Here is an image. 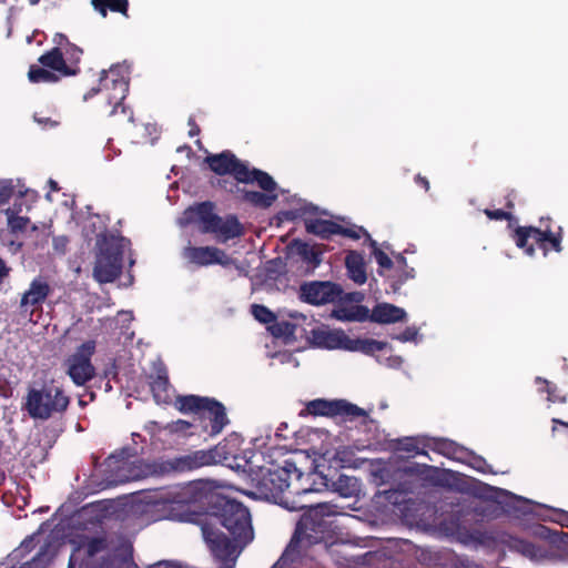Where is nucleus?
Returning a JSON list of instances; mask_svg holds the SVG:
<instances>
[{
	"label": "nucleus",
	"mask_w": 568,
	"mask_h": 568,
	"mask_svg": "<svg viewBox=\"0 0 568 568\" xmlns=\"http://www.w3.org/2000/svg\"><path fill=\"white\" fill-rule=\"evenodd\" d=\"M203 538L219 568H234L241 551L254 539L251 514L242 503L224 496L211 506Z\"/></svg>",
	"instance_id": "nucleus-1"
},
{
	"label": "nucleus",
	"mask_w": 568,
	"mask_h": 568,
	"mask_svg": "<svg viewBox=\"0 0 568 568\" xmlns=\"http://www.w3.org/2000/svg\"><path fill=\"white\" fill-rule=\"evenodd\" d=\"M337 514V506L329 503L310 506L296 524L295 531L286 546V556L294 551L302 557L307 547L326 541L333 532V518Z\"/></svg>",
	"instance_id": "nucleus-2"
},
{
	"label": "nucleus",
	"mask_w": 568,
	"mask_h": 568,
	"mask_svg": "<svg viewBox=\"0 0 568 568\" xmlns=\"http://www.w3.org/2000/svg\"><path fill=\"white\" fill-rule=\"evenodd\" d=\"M175 407L182 414H193L202 433L217 436L230 424L225 406L213 397L200 395H179Z\"/></svg>",
	"instance_id": "nucleus-3"
},
{
	"label": "nucleus",
	"mask_w": 568,
	"mask_h": 568,
	"mask_svg": "<svg viewBox=\"0 0 568 568\" xmlns=\"http://www.w3.org/2000/svg\"><path fill=\"white\" fill-rule=\"evenodd\" d=\"M186 223L197 224L203 234H213L220 243L240 237L244 233L243 225L234 214L222 217L215 213V204L204 201L184 211Z\"/></svg>",
	"instance_id": "nucleus-4"
},
{
	"label": "nucleus",
	"mask_w": 568,
	"mask_h": 568,
	"mask_svg": "<svg viewBox=\"0 0 568 568\" xmlns=\"http://www.w3.org/2000/svg\"><path fill=\"white\" fill-rule=\"evenodd\" d=\"M70 405V397L54 379L44 382L41 387H30L24 397L22 409L30 418L48 420L63 415Z\"/></svg>",
	"instance_id": "nucleus-5"
},
{
	"label": "nucleus",
	"mask_w": 568,
	"mask_h": 568,
	"mask_svg": "<svg viewBox=\"0 0 568 568\" xmlns=\"http://www.w3.org/2000/svg\"><path fill=\"white\" fill-rule=\"evenodd\" d=\"M539 227L536 226H517L513 233L511 239L516 246L524 250L528 256H534L536 248L534 244H529V240H534L538 247L542 251L544 255L550 251L560 253L562 251V227L557 225L552 226L550 217H540Z\"/></svg>",
	"instance_id": "nucleus-6"
},
{
	"label": "nucleus",
	"mask_w": 568,
	"mask_h": 568,
	"mask_svg": "<svg viewBox=\"0 0 568 568\" xmlns=\"http://www.w3.org/2000/svg\"><path fill=\"white\" fill-rule=\"evenodd\" d=\"M204 161L210 170L217 175H232L239 183H256L261 190L272 187V176L267 172L256 168H250L246 162L240 160L230 150L210 154Z\"/></svg>",
	"instance_id": "nucleus-7"
},
{
	"label": "nucleus",
	"mask_w": 568,
	"mask_h": 568,
	"mask_svg": "<svg viewBox=\"0 0 568 568\" xmlns=\"http://www.w3.org/2000/svg\"><path fill=\"white\" fill-rule=\"evenodd\" d=\"M207 456L204 449L194 450L186 455L176 456L174 458L161 463H144L136 460L129 467V475L126 480H138L146 478L152 475L169 474V473H186L193 471L201 467L209 466Z\"/></svg>",
	"instance_id": "nucleus-8"
},
{
	"label": "nucleus",
	"mask_w": 568,
	"mask_h": 568,
	"mask_svg": "<svg viewBox=\"0 0 568 568\" xmlns=\"http://www.w3.org/2000/svg\"><path fill=\"white\" fill-rule=\"evenodd\" d=\"M122 69L120 64H116L112 65L109 71H102L100 77L101 87L99 89H91L84 94L83 99L87 101L99 91H103L106 93L108 103L112 105L109 115L122 114L128 122L132 123L134 121L133 111L123 103L129 91V81L121 74Z\"/></svg>",
	"instance_id": "nucleus-9"
},
{
	"label": "nucleus",
	"mask_w": 568,
	"mask_h": 568,
	"mask_svg": "<svg viewBox=\"0 0 568 568\" xmlns=\"http://www.w3.org/2000/svg\"><path fill=\"white\" fill-rule=\"evenodd\" d=\"M124 239L120 236H103L98 241L99 253L93 268V275L100 283H111L122 273Z\"/></svg>",
	"instance_id": "nucleus-10"
},
{
	"label": "nucleus",
	"mask_w": 568,
	"mask_h": 568,
	"mask_svg": "<svg viewBox=\"0 0 568 568\" xmlns=\"http://www.w3.org/2000/svg\"><path fill=\"white\" fill-rule=\"evenodd\" d=\"M292 474H296L297 477L300 476V471L295 465L286 462L284 467L263 471L261 478L257 480L256 488L265 499L282 504L283 495L290 487Z\"/></svg>",
	"instance_id": "nucleus-11"
},
{
	"label": "nucleus",
	"mask_w": 568,
	"mask_h": 568,
	"mask_svg": "<svg viewBox=\"0 0 568 568\" xmlns=\"http://www.w3.org/2000/svg\"><path fill=\"white\" fill-rule=\"evenodd\" d=\"M95 352V342L82 343L67 359V374L77 386H83L95 376V368L91 357Z\"/></svg>",
	"instance_id": "nucleus-12"
},
{
	"label": "nucleus",
	"mask_w": 568,
	"mask_h": 568,
	"mask_svg": "<svg viewBox=\"0 0 568 568\" xmlns=\"http://www.w3.org/2000/svg\"><path fill=\"white\" fill-rule=\"evenodd\" d=\"M306 412L313 416L342 417L345 420H355L358 417H366L367 413L346 399L317 398L306 404Z\"/></svg>",
	"instance_id": "nucleus-13"
},
{
	"label": "nucleus",
	"mask_w": 568,
	"mask_h": 568,
	"mask_svg": "<svg viewBox=\"0 0 568 568\" xmlns=\"http://www.w3.org/2000/svg\"><path fill=\"white\" fill-rule=\"evenodd\" d=\"M342 294V287L331 281H312L300 286V297L311 305L334 303Z\"/></svg>",
	"instance_id": "nucleus-14"
},
{
	"label": "nucleus",
	"mask_w": 568,
	"mask_h": 568,
	"mask_svg": "<svg viewBox=\"0 0 568 568\" xmlns=\"http://www.w3.org/2000/svg\"><path fill=\"white\" fill-rule=\"evenodd\" d=\"M52 292V287L44 276H36L28 290L21 295L20 312L32 316L37 311H42V305Z\"/></svg>",
	"instance_id": "nucleus-15"
},
{
	"label": "nucleus",
	"mask_w": 568,
	"mask_h": 568,
	"mask_svg": "<svg viewBox=\"0 0 568 568\" xmlns=\"http://www.w3.org/2000/svg\"><path fill=\"white\" fill-rule=\"evenodd\" d=\"M185 257L199 266L212 264L227 265L229 256L215 246H190L185 248Z\"/></svg>",
	"instance_id": "nucleus-16"
},
{
	"label": "nucleus",
	"mask_w": 568,
	"mask_h": 568,
	"mask_svg": "<svg viewBox=\"0 0 568 568\" xmlns=\"http://www.w3.org/2000/svg\"><path fill=\"white\" fill-rule=\"evenodd\" d=\"M288 255H296L305 264L307 272H313L323 261V251L318 245H311L295 239L287 245Z\"/></svg>",
	"instance_id": "nucleus-17"
},
{
	"label": "nucleus",
	"mask_w": 568,
	"mask_h": 568,
	"mask_svg": "<svg viewBox=\"0 0 568 568\" xmlns=\"http://www.w3.org/2000/svg\"><path fill=\"white\" fill-rule=\"evenodd\" d=\"M237 448L234 444H232L230 440L224 439L220 442L217 445L210 449H204V453L207 456V464L209 466L216 465V464H229L232 468H240L245 467L247 464V460H244V464H240L239 456L236 455Z\"/></svg>",
	"instance_id": "nucleus-18"
},
{
	"label": "nucleus",
	"mask_w": 568,
	"mask_h": 568,
	"mask_svg": "<svg viewBox=\"0 0 568 568\" xmlns=\"http://www.w3.org/2000/svg\"><path fill=\"white\" fill-rule=\"evenodd\" d=\"M507 546L511 551H516L531 560L549 559L554 556L549 546L518 537H509Z\"/></svg>",
	"instance_id": "nucleus-19"
},
{
	"label": "nucleus",
	"mask_w": 568,
	"mask_h": 568,
	"mask_svg": "<svg viewBox=\"0 0 568 568\" xmlns=\"http://www.w3.org/2000/svg\"><path fill=\"white\" fill-rule=\"evenodd\" d=\"M312 341L314 345L328 349H345L348 346L349 336L342 329H312Z\"/></svg>",
	"instance_id": "nucleus-20"
},
{
	"label": "nucleus",
	"mask_w": 568,
	"mask_h": 568,
	"mask_svg": "<svg viewBox=\"0 0 568 568\" xmlns=\"http://www.w3.org/2000/svg\"><path fill=\"white\" fill-rule=\"evenodd\" d=\"M38 61L42 67L57 71L64 77L75 75L79 72V68H73L67 64L63 52L59 47H54L43 53Z\"/></svg>",
	"instance_id": "nucleus-21"
},
{
	"label": "nucleus",
	"mask_w": 568,
	"mask_h": 568,
	"mask_svg": "<svg viewBox=\"0 0 568 568\" xmlns=\"http://www.w3.org/2000/svg\"><path fill=\"white\" fill-rule=\"evenodd\" d=\"M405 320V310L388 303L377 304L373 308L372 313H369V321L379 324H392L403 322Z\"/></svg>",
	"instance_id": "nucleus-22"
},
{
	"label": "nucleus",
	"mask_w": 568,
	"mask_h": 568,
	"mask_svg": "<svg viewBox=\"0 0 568 568\" xmlns=\"http://www.w3.org/2000/svg\"><path fill=\"white\" fill-rule=\"evenodd\" d=\"M271 182H273L272 187H267V190H263V192L240 190L242 192L243 201L260 209L271 207L274 204V202L278 199V194L276 193L277 183L274 181L273 178Z\"/></svg>",
	"instance_id": "nucleus-23"
},
{
	"label": "nucleus",
	"mask_w": 568,
	"mask_h": 568,
	"mask_svg": "<svg viewBox=\"0 0 568 568\" xmlns=\"http://www.w3.org/2000/svg\"><path fill=\"white\" fill-rule=\"evenodd\" d=\"M345 267L348 277L356 284L363 285L367 281L366 264L362 253L348 251L345 256Z\"/></svg>",
	"instance_id": "nucleus-24"
},
{
	"label": "nucleus",
	"mask_w": 568,
	"mask_h": 568,
	"mask_svg": "<svg viewBox=\"0 0 568 568\" xmlns=\"http://www.w3.org/2000/svg\"><path fill=\"white\" fill-rule=\"evenodd\" d=\"M534 535L541 540L549 542V546H556L568 558V534L552 531L544 525H539L534 529Z\"/></svg>",
	"instance_id": "nucleus-25"
},
{
	"label": "nucleus",
	"mask_w": 568,
	"mask_h": 568,
	"mask_svg": "<svg viewBox=\"0 0 568 568\" xmlns=\"http://www.w3.org/2000/svg\"><path fill=\"white\" fill-rule=\"evenodd\" d=\"M325 487H333L342 497H352L358 491V483L355 477L339 475L337 480L328 479L327 476H322Z\"/></svg>",
	"instance_id": "nucleus-26"
},
{
	"label": "nucleus",
	"mask_w": 568,
	"mask_h": 568,
	"mask_svg": "<svg viewBox=\"0 0 568 568\" xmlns=\"http://www.w3.org/2000/svg\"><path fill=\"white\" fill-rule=\"evenodd\" d=\"M334 317L345 322H365L369 321V310L364 305L342 307L333 313Z\"/></svg>",
	"instance_id": "nucleus-27"
},
{
	"label": "nucleus",
	"mask_w": 568,
	"mask_h": 568,
	"mask_svg": "<svg viewBox=\"0 0 568 568\" xmlns=\"http://www.w3.org/2000/svg\"><path fill=\"white\" fill-rule=\"evenodd\" d=\"M91 4L103 18L108 16V10L129 17V0H91Z\"/></svg>",
	"instance_id": "nucleus-28"
},
{
	"label": "nucleus",
	"mask_w": 568,
	"mask_h": 568,
	"mask_svg": "<svg viewBox=\"0 0 568 568\" xmlns=\"http://www.w3.org/2000/svg\"><path fill=\"white\" fill-rule=\"evenodd\" d=\"M169 378L166 374L159 373L155 377H152V381L150 382V388L153 394V398L158 404H168L171 400L170 394H169Z\"/></svg>",
	"instance_id": "nucleus-29"
},
{
	"label": "nucleus",
	"mask_w": 568,
	"mask_h": 568,
	"mask_svg": "<svg viewBox=\"0 0 568 568\" xmlns=\"http://www.w3.org/2000/svg\"><path fill=\"white\" fill-rule=\"evenodd\" d=\"M386 343L372 339V338H351L346 351L362 352L367 355H372L376 352H381L385 348Z\"/></svg>",
	"instance_id": "nucleus-30"
},
{
	"label": "nucleus",
	"mask_w": 568,
	"mask_h": 568,
	"mask_svg": "<svg viewBox=\"0 0 568 568\" xmlns=\"http://www.w3.org/2000/svg\"><path fill=\"white\" fill-rule=\"evenodd\" d=\"M197 424L193 419V422H187L184 419H176L171 423H168L164 426V430L170 435H175L179 438H187L196 435Z\"/></svg>",
	"instance_id": "nucleus-31"
},
{
	"label": "nucleus",
	"mask_w": 568,
	"mask_h": 568,
	"mask_svg": "<svg viewBox=\"0 0 568 568\" xmlns=\"http://www.w3.org/2000/svg\"><path fill=\"white\" fill-rule=\"evenodd\" d=\"M336 222L328 220H307L305 221V229L307 233L317 235L322 239H329L335 235Z\"/></svg>",
	"instance_id": "nucleus-32"
},
{
	"label": "nucleus",
	"mask_w": 568,
	"mask_h": 568,
	"mask_svg": "<svg viewBox=\"0 0 568 568\" xmlns=\"http://www.w3.org/2000/svg\"><path fill=\"white\" fill-rule=\"evenodd\" d=\"M333 462L336 467L341 468H357L361 466L359 458L356 457L354 449L348 446L337 448L334 453Z\"/></svg>",
	"instance_id": "nucleus-33"
},
{
	"label": "nucleus",
	"mask_w": 568,
	"mask_h": 568,
	"mask_svg": "<svg viewBox=\"0 0 568 568\" xmlns=\"http://www.w3.org/2000/svg\"><path fill=\"white\" fill-rule=\"evenodd\" d=\"M449 524L452 525V531L464 541H474L484 545L489 539L488 534L485 531L478 529L468 530L453 520Z\"/></svg>",
	"instance_id": "nucleus-34"
},
{
	"label": "nucleus",
	"mask_w": 568,
	"mask_h": 568,
	"mask_svg": "<svg viewBox=\"0 0 568 568\" xmlns=\"http://www.w3.org/2000/svg\"><path fill=\"white\" fill-rule=\"evenodd\" d=\"M432 448L448 458H458V455L464 453V448L462 446L445 438L435 439Z\"/></svg>",
	"instance_id": "nucleus-35"
},
{
	"label": "nucleus",
	"mask_w": 568,
	"mask_h": 568,
	"mask_svg": "<svg viewBox=\"0 0 568 568\" xmlns=\"http://www.w3.org/2000/svg\"><path fill=\"white\" fill-rule=\"evenodd\" d=\"M18 213L19 211L16 210V205L6 210L8 226L13 233L26 231L30 223L29 217L20 216Z\"/></svg>",
	"instance_id": "nucleus-36"
},
{
	"label": "nucleus",
	"mask_w": 568,
	"mask_h": 568,
	"mask_svg": "<svg viewBox=\"0 0 568 568\" xmlns=\"http://www.w3.org/2000/svg\"><path fill=\"white\" fill-rule=\"evenodd\" d=\"M28 79L32 83H41L55 82L59 78L52 71L47 70L44 67L40 68L37 65H31L28 72Z\"/></svg>",
	"instance_id": "nucleus-37"
},
{
	"label": "nucleus",
	"mask_w": 568,
	"mask_h": 568,
	"mask_svg": "<svg viewBox=\"0 0 568 568\" xmlns=\"http://www.w3.org/2000/svg\"><path fill=\"white\" fill-rule=\"evenodd\" d=\"M368 245L372 248V255L375 257L379 268L392 270L394 262L383 250L378 247L377 242L371 236H368Z\"/></svg>",
	"instance_id": "nucleus-38"
},
{
	"label": "nucleus",
	"mask_w": 568,
	"mask_h": 568,
	"mask_svg": "<svg viewBox=\"0 0 568 568\" xmlns=\"http://www.w3.org/2000/svg\"><path fill=\"white\" fill-rule=\"evenodd\" d=\"M335 235H342L344 237H348L355 241L359 240L362 235H365L367 239L368 236H371L363 226L352 225L349 227H346L338 223H336L335 226Z\"/></svg>",
	"instance_id": "nucleus-39"
},
{
	"label": "nucleus",
	"mask_w": 568,
	"mask_h": 568,
	"mask_svg": "<svg viewBox=\"0 0 568 568\" xmlns=\"http://www.w3.org/2000/svg\"><path fill=\"white\" fill-rule=\"evenodd\" d=\"M252 314L258 322L263 324H271L276 320L275 314L266 306L261 304L252 305Z\"/></svg>",
	"instance_id": "nucleus-40"
},
{
	"label": "nucleus",
	"mask_w": 568,
	"mask_h": 568,
	"mask_svg": "<svg viewBox=\"0 0 568 568\" xmlns=\"http://www.w3.org/2000/svg\"><path fill=\"white\" fill-rule=\"evenodd\" d=\"M85 552L88 557H93L97 554L103 551L108 547L106 539L104 537H92L84 544Z\"/></svg>",
	"instance_id": "nucleus-41"
},
{
	"label": "nucleus",
	"mask_w": 568,
	"mask_h": 568,
	"mask_svg": "<svg viewBox=\"0 0 568 568\" xmlns=\"http://www.w3.org/2000/svg\"><path fill=\"white\" fill-rule=\"evenodd\" d=\"M484 214L489 219L494 221H508V227H511L513 222H517V219L514 216V214L509 211H505L501 209L490 210L485 209Z\"/></svg>",
	"instance_id": "nucleus-42"
},
{
	"label": "nucleus",
	"mask_w": 568,
	"mask_h": 568,
	"mask_svg": "<svg viewBox=\"0 0 568 568\" xmlns=\"http://www.w3.org/2000/svg\"><path fill=\"white\" fill-rule=\"evenodd\" d=\"M536 383L545 385V388H542L541 390H545L548 394L547 399L549 402H551V403H565L566 402V397L559 396L557 393V387L555 385H552L550 382H548L547 379H545L542 377H537Z\"/></svg>",
	"instance_id": "nucleus-43"
},
{
	"label": "nucleus",
	"mask_w": 568,
	"mask_h": 568,
	"mask_svg": "<svg viewBox=\"0 0 568 568\" xmlns=\"http://www.w3.org/2000/svg\"><path fill=\"white\" fill-rule=\"evenodd\" d=\"M14 193L12 180H0V207L7 204Z\"/></svg>",
	"instance_id": "nucleus-44"
},
{
	"label": "nucleus",
	"mask_w": 568,
	"mask_h": 568,
	"mask_svg": "<svg viewBox=\"0 0 568 568\" xmlns=\"http://www.w3.org/2000/svg\"><path fill=\"white\" fill-rule=\"evenodd\" d=\"M64 50H65L64 54L67 55V60L70 62L69 65L75 68L74 65H77L81 60L83 50L71 42H68V45L65 47Z\"/></svg>",
	"instance_id": "nucleus-45"
},
{
	"label": "nucleus",
	"mask_w": 568,
	"mask_h": 568,
	"mask_svg": "<svg viewBox=\"0 0 568 568\" xmlns=\"http://www.w3.org/2000/svg\"><path fill=\"white\" fill-rule=\"evenodd\" d=\"M294 327H295L294 324L284 321V322L274 323L273 325H271L270 331L273 336L282 337L285 335L293 334Z\"/></svg>",
	"instance_id": "nucleus-46"
},
{
	"label": "nucleus",
	"mask_w": 568,
	"mask_h": 568,
	"mask_svg": "<svg viewBox=\"0 0 568 568\" xmlns=\"http://www.w3.org/2000/svg\"><path fill=\"white\" fill-rule=\"evenodd\" d=\"M163 506L162 503L155 500V501H149V503H145L142 508H141V513L142 514H145V515H150V519L152 521H156V520H160L162 519L164 516L163 515H156L155 511L159 510V507Z\"/></svg>",
	"instance_id": "nucleus-47"
},
{
	"label": "nucleus",
	"mask_w": 568,
	"mask_h": 568,
	"mask_svg": "<svg viewBox=\"0 0 568 568\" xmlns=\"http://www.w3.org/2000/svg\"><path fill=\"white\" fill-rule=\"evenodd\" d=\"M301 559V556L294 551H291L286 556V549L280 557V559L272 566V568H286L288 565L294 564Z\"/></svg>",
	"instance_id": "nucleus-48"
},
{
	"label": "nucleus",
	"mask_w": 568,
	"mask_h": 568,
	"mask_svg": "<svg viewBox=\"0 0 568 568\" xmlns=\"http://www.w3.org/2000/svg\"><path fill=\"white\" fill-rule=\"evenodd\" d=\"M470 466L483 474L493 473L490 466L481 456H473Z\"/></svg>",
	"instance_id": "nucleus-49"
},
{
	"label": "nucleus",
	"mask_w": 568,
	"mask_h": 568,
	"mask_svg": "<svg viewBox=\"0 0 568 568\" xmlns=\"http://www.w3.org/2000/svg\"><path fill=\"white\" fill-rule=\"evenodd\" d=\"M417 334L418 332L416 327L408 326L403 331V333L399 336H397V339H399L400 342H410L416 338Z\"/></svg>",
	"instance_id": "nucleus-50"
},
{
	"label": "nucleus",
	"mask_w": 568,
	"mask_h": 568,
	"mask_svg": "<svg viewBox=\"0 0 568 568\" xmlns=\"http://www.w3.org/2000/svg\"><path fill=\"white\" fill-rule=\"evenodd\" d=\"M33 119H34V121H36L39 125H41L43 129H47V128H54V126H57V125L59 124V122H58V121L52 120V119H51V118H49V116H41V115H39L38 113H36V114L33 115Z\"/></svg>",
	"instance_id": "nucleus-51"
},
{
	"label": "nucleus",
	"mask_w": 568,
	"mask_h": 568,
	"mask_svg": "<svg viewBox=\"0 0 568 568\" xmlns=\"http://www.w3.org/2000/svg\"><path fill=\"white\" fill-rule=\"evenodd\" d=\"M36 548V541H34V537H28L26 538L20 547L17 549V551H20L21 554H24V552H30L32 551L33 549Z\"/></svg>",
	"instance_id": "nucleus-52"
},
{
	"label": "nucleus",
	"mask_w": 568,
	"mask_h": 568,
	"mask_svg": "<svg viewBox=\"0 0 568 568\" xmlns=\"http://www.w3.org/2000/svg\"><path fill=\"white\" fill-rule=\"evenodd\" d=\"M415 277V270L413 267H403V272L396 281L397 284L403 285L406 281Z\"/></svg>",
	"instance_id": "nucleus-53"
},
{
	"label": "nucleus",
	"mask_w": 568,
	"mask_h": 568,
	"mask_svg": "<svg viewBox=\"0 0 568 568\" xmlns=\"http://www.w3.org/2000/svg\"><path fill=\"white\" fill-rule=\"evenodd\" d=\"M515 197H516V191L515 190H510L506 196H505V207L507 209L506 211H509L511 212L515 207Z\"/></svg>",
	"instance_id": "nucleus-54"
},
{
	"label": "nucleus",
	"mask_w": 568,
	"mask_h": 568,
	"mask_svg": "<svg viewBox=\"0 0 568 568\" xmlns=\"http://www.w3.org/2000/svg\"><path fill=\"white\" fill-rule=\"evenodd\" d=\"M187 125L190 126V130H189V135L191 138L193 136H196L200 134L201 132V129L200 126L196 124L195 120L193 116H190L189 120H187Z\"/></svg>",
	"instance_id": "nucleus-55"
},
{
	"label": "nucleus",
	"mask_w": 568,
	"mask_h": 568,
	"mask_svg": "<svg viewBox=\"0 0 568 568\" xmlns=\"http://www.w3.org/2000/svg\"><path fill=\"white\" fill-rule=\"evenodd\" d=\"M11 268L6 264V262L0 257V284L7 278L10 274Z\"/></svg>",
	"instance_id": "nucleus-56"
},
{
	"label": "nucleus",
	"mask_w": 568,
	"mask_h": 568,
	"mask_svg": "<svg viewBox=\"0 0 568 568\" xmlns=\"http://www.w3.org/2000/svg\"><path fill=\"white\" fill-rule=\"evenodd\" d=\"M11 394H12V390L8 386V383L4 379L0 378V396L7 398V397H10Z\"/></svg>",
	"instance_id": "nucleus-57"
},
{
	"label": "nucleus",
	"mask_w": 568,
	"mask_h": 568,
	"mask_svg": "<svg viewBox=\"0 0 568 568\" xmlns=\"http://www.w3.org/2000/svg\"><path fill=\"white\" fill-rule=\"evenodd\" d=\"M415 182L416 184H418L419 186H422L425 191H428L429 190V181L427 180V178L425 176H422L420 174H417L415 176Z\"/></svg>",
	"instance_id": "nucleus-58"
},
{
	"label": "nucleus",
	"mask_w": 568,
	"mask_h": 568,
	"mask_svg": "<svg viewBox=\"0 0 568 568\" xmlns=\"http://www.w3.org/2000/svg\"><path fill=\"white\" fill-rule=\"evenodd\" d=\"M54 42L58 44L59 48L65 44L68 45V42H70L63 33H57L54 37Z\"/></svg>",
	"instance_id": "nucleus-59"
},
{
	"label": "nucleus",
	"mask_w": 568,
	"mask_h": 568,
	"mask_svg": "<svg viewBox=\"0 0 568 568\" xmlns=\"http://www.w3.org/2000/svg\"><path fill=\"white\" fill-rule=\"evenodd\" d=\"M395 258H396L397 264L402 268L407 267V261H406L405 256H403V254L398 253L397 255H395Z\"/></svg>",
	"instance_id": "nucleus-60"
},
{
	"label": "nucleus",
	"mask_w": 568,
	"mask_h": 568,
	"mask_svg": "<svg viewBox=\"0 0 568 568\" xmlns=\"http://www.w3.org/2000/svg\"><path fill=\"white\" fill-rule=\"evenodd\" d=\"M406 445L403 447L406 452H413L415 449L414 438H406Z\"/></svg>",
	"instance_id": "nucleus-61"
},
{
	"label": "nucleus",
	"mask_w": 568,
	"mask_h": 568,
	"mask_svg": "<svg viewBox=\"0 0 568 568\" xmlns=\"http://www.w3.org/2000/svg\"><path fill=\"white\" fill-rule=\"evenodd\" d=\"M559 517H560V519L558 521L560 523V525L568 527V513L560 511Z\"/></svg>",
	"instance_id": "nucleus-62"
},
{
	"label": "nucleus",
	"mask_w": 568,
	"mask_h": 568,
	"mask_svg": "<svg viewBox=\"0 0 568 568\" xmlns=\"http://www.w3.org/2000/svg\"><path fill=\"white\" fill-rule=\"evenodd\" d=\"M48 184H49V186H50V190H51V191H53V192H55V191H59V190H60V187H59V185H58V182H57V181H54V180H52V179H50V180L48 181Z\"/></svg>",
	"instance_id": "nucleus-63"
},
{
	"label": "nucleus",
	"mask_w": 568,
	"mask_h": 568,
	"mask_svg": "<svg viewBox=\"0 0 568 568\" xmlns=\"http://www.w3.org/2000/svg\"><path fill=\"white\" fill-rule=\"evenodd\" d=\"M552 423H554V424H559V425H561L562 427L568 428V422H564V420H561V419L554 418V419H552Z\"/></svg>",
	"instance_id": "nucleus-64"
}]
</instances>
